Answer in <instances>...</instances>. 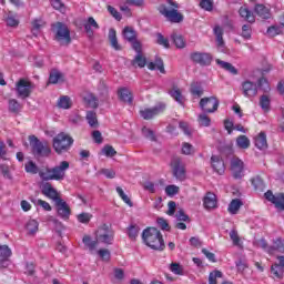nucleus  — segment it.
<instances>
[{
  "label": "nucleus",
  "mask_w": 284,
  "mask_h": 284,
  "mask_svg": "<svg viewBox=\"0 0 284 284\" xmlns=\"http://www.w3.org/2000/svg\"><path fill=\"white\" fill-rule=\"evenodd\" d=\"M144 244L155 252H163L165 250V241L163 234L156 227H148L142 233Z\"/></svg>",
  "instance_id": "1"
},
{
  "label": "nucleus",
  "mask_w": 284,
  "mask_h": 284,
  "mask_svg": "<svg viewBox=\"0 0 284 284\" xmlns=\"http://www.w3.org/2000/svg\"><path fill=\"white\" fill-rule=\"evenodd\" d=\"M168 6L161 4L159 7V12L171 23H181L183 21V14L179 12V4L173 0H166Z\"/></svg>",
  "instance_id": "2"
},
{
  "label": "nucleus",
  "mask_w": 284,
  "mask_h": 284,
  "mask_svg": "<svg viewBox=\"0 0 284 284\" xmlns=\"http://www.w3.org/2000/svg\"><path fill=\"white\" fill-rule=\"evenodd\" d=\"M29 143L32 150V153L37 156H50L52 149L48 145V142H41L37 136L30 135Z\"/></svg>",
  "instance_id": "3"
},
{
  "label": "nucleus",
  "mask_w": 284,
  "mask_h": 284,
  "mask_svg": "<svg viewBox=\"0 0 284 284\" xmlns=\"http://www.w3.org/2000/svg\"><path fill=\"white\" fill-rule=\"evenodd\" d=\"M95 239L98 240V243L112 245L114 243V230L108 224H103L95 231Z\"/></svg>",
  "instance_id": "4"
},
{
  "label": "nucleus",
  "mask_w": 284,
  "mask_h": 284,
  "mask_svg": "<svg viewBox=\"0 0 284 284\" xmlns=\"http://www.w3.org/2000/svg\"><path fill=\"white\" fill-rule=\"evenodd\" d=\"M74 143V140L70 138L67 133H59L55 138H53V149L58 154L61 152H67L70 150V145Z\"/></svg>",
  "instance_id": "5"
},
{
  "label": "nucleus",
  "mask_w": 284,
  "mask_h": 284,
  "mask_svg": "<svg viewBox=\"0 0 284 284\" xmlns=\"http://www.w3.org/2000/svg\"><path fill=\"white\" fill-rule=\"evenodd\" d=\"M53 28L55 30V41H58L60 45L70 44L72 38H70V29H68V26L62 22H57Z\"/></svg>",
  "instance_id": "6"
},
{
  "label": "nucleus",
  "mask_w": 284,
  "mask_h": 284,
  "mask_svg": "<svg viewBox=\"0 0 284 284\" xmlns=\"http://www.w3.org/2000/svg\"><path fill=\"white\" fill-rule=\"evenodd\" d=\"M219 99H216L215 97L203 98L200 101V108L201 110H203V112L212 114L219 110Z\"/></svg>",
  "instance_id": "7"
},
{
  "label": "nucleus",
  "mask_w": 284,
  "mask_h": 284,
  "mask_svg": "<svg viewBox=\"0 0 284 284\" xmlns=\"http://www.w3.org/2000/svg\"><path fill=\"white\" fill-rule=\"evenodd\" d=\"M16 90L18 97H20L21 99H28V97L32 94V82L26 79H20L17 82Z\"/></svg>",
  "instance_id": "8"
},
{
  "label": "nucleus",
  "mask_w": 284,
  "mask_h": 284,
  "mask_svg": "<svg viewBox=\"0 0 284 284\" xmlns=\"http://www.w3.org/2000/svg\"><path fill=\"white\" fill-rule=\"evenodd\" d=\"M171 166L173 169V175L178 181H185V164L180 160V158H174L171 162Z\"/></svg>",
  "instance_id": "9"
},
{
  "label": "nucleus",
  "mask_w": 284,
  "mask_h": 284,
  "mask_svg": "<svg viewBox=\"0 0 284 284\" xmlns=\"http://www.w3.org/2000/svg\"><path fill=\"white\" fill-rule=\"evenodd\" d=\"M70 169L68 161H62L59 165L52 168L53 181H63L65 179V171Z\"/></svg>",
  "instance_id": "10"
},
{
  "label": "nucleus",
  "mask_w": 284,
  "mask_h": 284,
  "mask_svg": "<svg viewBox=\"0 0 284 284\" xmlns=\"http://www.w3.org/2000/svg\"><path fill=\"white\" fill-rule=\"evenodd\" d=\"M163 110H165V105L163 104L155 105L151 109H142L140 110V116H142V119H145V121H150V119H154V116L161 114Z\"/></svg>",
  "instance_id": "11"
},
{
  "label": "nucleus",
  "mask_w": 284,
  "mask_h": 284,
  "mask_svg": "<svg viewBox=\"0 0 284 284\" xmlns=\"http://www.w3.org/2000/svg\"><path fill=\"white\" fill-rule=\"evenodd\" d=\"M244 168H245V165L241 159L234 158L231 161V171H232V175L235 179H243V176H245Z\"/></svg>",
  "instance_id": "12"
},
{
  "label": "nucleus",
  "mask_w": 284,
  "mask_h": 284,
  "mask_svg": "<svg viewBox=\"0 0 284 284\" xmlns=\"http://www.w3.org/2000/svg\"><path fill=\"white\" fill-rule=\"evenodd\" d=\"M242 92L244 97L253 99V97H256V94H258V85L256 84V82L246 80L242 83Z\"/></svg>",
  "instance_id": "13"
},
{
  "label": "nucleus",
  "mask_w": 284,
  "mask_h": 284,
  "mask_svg": "<svg viewBox=\"0 0 284 284\" xmlns=\"http://www.w3.org/2000/svg\"><path fill=\"white\" fill-rule=\"evenodd\" d=\"M190 58L193 63H197L199 65H210L212 63V55L210 53L193 52Z\"/></svg>",
  "instance_id": "14"
},
{
  "label": "nucleus",
  "mask_w": 284,
  "mask_h": 284,
  "mask_svg": "<svg viewBox=\"0 0 284 284\" xmlns=\"http://www.w3.org/2000/svg\"><path fill=\"white\" fill-rule=\"evenodd\" d=\"M266 201H270L271 203H273V205H275L276 210H284V194H277L274 195V193H272V191H267L264 194Z\"/></svg>",
  "instance_id": "15"
},
{
  "label": "nucleus",
  "mask_w": 284,
  "mask_h": 284,
  "mask_svg": "<svg viewBox=\"0 0 284 284\" xmlns=\"http://www.w3.org/2000/svg\"><path fill=\"white\" fill-rule=\"evenodd\" d=\"M42 194L44 196H47L48 199H51V201H54V203H57L58 201L61 200V197H59V192H57L53 187L52 184L50 183H44L42 184Z\"/></svg>",
  "instance_id": "16"
},
{
  "label": "nucleus",
  "mask_w": 284,
  "mask_h": 284,
  "mask_svg": "<svg viewBox=\"0 0 284 284\" xmlns=\"http://www.w3.org/2000/svg\"><path fill=\"white\" fill-rule=\"evenodd\" d=\"M169 94L174 99V101H176V103H180V105L185 103V97H183V91L179 88V85L173 84L169 90Z\"/></svg>",
  "instance_id": "17"
},
{
  "label": "nucleus",
  "mask_w": 284,
  "mask_h": 284,
  "mask_svg": "<svg viewBox=\"0 0 284 284\" xmlns=\"http://www.w3.org/2000/svg\"><path fill=\"white\" fill-rule=\"evenodd\" d=\"M277 263L273 264L271 271L276 278H283L284 274V256H277Z\"/></svg>",
  "instance_id": "18"
},
{
  "label": "nucleus",
  "mask_w": 284,
  "mask_h": 284,
  "mask_svg": "<svg viewBox=\"0 0 284 284\" xmlns=\"http://www.w3.org/2000/svg\"><path fill=\"white\" fill-rule=\"evenodd\" d=\"M254 12L260 17V19H272V11L264 4H255Z\"/></svg>",
  "instance_id": "19"
},
{
  "label": "nucleus",
  "mask_w": 284,
  "mask_h": 284,
  "mask_svg": "<svg viewBox=\"0 0 284 284\" xmlns=\"http://www.w3.org/2000/svg\"><path fill=\"white\" fill-rule=\"evenodd\" d=\"M55 205L58 207V214L61 216V219H68L70 216V206L68 203H65V201L60 199L55 202Z\"/></svg>",
  "instance_id": "20"
},
{
  "label": "nucleus",
  "mask_w": 284,
  "mask_h": 284,
  "mask_svg": "<svg viewBox=\"0 0 284 284\" xmlns=\"http://www.w3.org/2000/svg\"><path fill=\"white\" fill-rule=\"evenodd\" d=\"M84 30L88 37H94V30H99V23L92 17L88 18L87 22L84 23Z\"/></svg>",
  "instance_id": "21"
},
{
  "label": "nucleus",
  "mask_w": 284,
  "mask_h": 284,
  "mask_svg": "<svg viewBox=\"0 0 284 284\" xmlns=\"http://www.w3.org/2000/svg\"><path fill=\"white\" fill-rule=\"evenodd\" d=\"M118 97L120 101H123V103L132 104V101H134V98L132 97V91L128 88H122L118 91Z\"/></svg>",
  "instance_id": "22"
},
{
  "label": "nucleus",
  "mask_w": 284,
  "mask_h": 284,
  "mask_svg": "<svg viewBox=\"0 0 284 284\" xmlns=\"http://www.w3.org/2000/svg\"><path fill=\"white\" fill-rule=\"evenodd\" d=\"M239 14L243 20L247 21V23H254L256 21V17L247 7H241Z\"/></svg>",
  "instance_id": "23"
},
{
  "label": "nucleus",
  "mask_w": 284,
  "mask_h": 284,
  "mask_svg": "<svg viewBox=\"0 0 284 284\" xmlns=\"http://www.w3.org/2000/svg\"><path fill=\"white\" fill-rule=\"evenodd\" d=\"M205 210H214L216 207V195L214 193H206L203 199Z\"/></svg>",
  "instance_id": "24"
},
{
  "label": "nucleus",
  "mask_w": 284,
  "mask_h": 284,
  "mask_svg": "<svg viewBox=\"0 0 284 284\" xmlns=\"http://www.w3.org/2000/svg\"><path fill=\"white\" fill-rule=\"evenodd\" d=\"M254 143L257 150H267V135H265V132H260V134L255 136Z\"/></svg>",
  "instance_id": "25"
},
{
  "label": "nucleus",
  "mask_w": 284,
  "mask_h": 284,
  "mask_svg": "<svg viewBox=\"0 0 284 284\" xmlns=\"http://www.w3.org/2000/svg\"><path fill=\"white\" fill-rule=\"evenodd\" d=\"M211 163L213 170H215L217 174H223V172H225V164L223 163V160H221V158L213 155L211 158Z\"/></svg>",
  "instance_id": "26"
},
{
  "label": "nucleus",
  "mask_w": 284,
  "mask_h": 284,
  "mask_svg": "<svg viewBox=\"0 0 284 284\" xmlns=\"http://www.w3.org/2000/svg\"><path fill=\"white\" fill-rule=\"evenodd\" d=\"M215 62L217 63V65H220V68H222V70L230 72V74H239V70H236L235 67L232 65V63L222 61L221 59H216Z\"/></svg>",
  "instance_id": "27"
},
{
  "label": "nucleus",
  "mask_w": 284,
  "mask_h": 284,
  "mask_svg": "<svg viewBox=\"0 0 284 284\" xmlns=\"http://www.w3.org/2000/svg\"><path fill=\"white\" fill-rule=\"evenodd\" d=\"M242 205H243V201H241V199H234L229 204L227 212L230 214H239V211L241 210Z\"/></svg>",
  "instance_id": "28"
},
{
  "label": "nucleus",
  "mask_w": 284,
  "mask_h": 284,
  "mask_svg": "<svg viewBox=\"0 0 284 284\" xmlns=\"http://www.w3.org/2000/svg\"><path fill=\"white\" fill-rule=\"evenodd\" d=\"M83 101L89 108H99V100L92 93H84Z\"/></svg>",
  "instance_id": "29"
},
{
  "label": "nucleus",
  "mask_w": 284,
  "mask_h": 284,
  "mask_svg": "<svg viewBox=\"0 0 284 284\" xmlns=\"http://www.w3.org/2000/svg\"><path fill=\"white\" fill-rule=\"evenodd\" d=\"M82 243L88 247V250H90V252H94V250H97V245H99L98 240H92L90 235H84Z\"/></svg>",
  "instance_id": "30"
},
{
  "label": "nucleus",
  "mask_w": 284,
  "mask_h": 284,
  "mask_svg": "<svg viewBox=\"0 0 284 284\" xmlns=\"http://www.w3.org/2000/svg\"><path fill=\"white\" fill-rule=\"evenodd\" d=\"M58 106L62 110H70L72 108V99L68 95H62L58 100Z\"/></svg>",
  "instance_id": "31"
},
{
  "label": "nucleus",
  "mask_w": 284,
  "mask_h": 284,
  "mask_svg": "<svg viewBox=\"0 0 284 284\" xmlns=\"http://www.w3.org/2000/svg\"><path fill=\"white\" fill-rule=\"evenodd\" d=\"M148 68L150 70H159L161 74H165V67L163 64V60H161L160 58L155 59V62H150L148 64Z\"/></svg>",
  "instance_id": "32"
},
{
  "label": "nucleus",
  "mask_w": 284,
  "mask_h": 284,
  "mask_svg": "<svg viewBox=\"0 0 284 284\" xmlns=\"http://www.w3.org/2000/svg\"><path fill=\"white\" fill-rule=\"evenodd\" d=\"M109 41L114 50H121V44H119V40L116 39V30H109Z\"/></svg>",
  "instance_id": "33"
},
{
  "label": "nucleus",
  "mask_w": 284,
  "mask_h": 284,
  "mask_svg": "<svg viewBox=\"0 0 284 284\" xmlns=\"http://www.w3.org/2000/svg\"><path fill=\"white\" fill-rule=\"evenodd\" d=\"M213 32L216 37L217 48H223L225 45V41H223V28L215 26Z\"/></svg>",
  "instance_id": "34"
},
{
  "label": "nucleus",
  "mask_w": 284,
  "mask_h": 284,
  "mask_svg": "<svg viewBox=\"0 0 284 284\" xmlns=\"http://www.w3.org/2000/svg\"><path fill=\"white\" fill-rule=\"evenodd\" d=\"M256 247H260L267 254H274V248L272 246H268L267 241L265 239H261L255 242Z\"/></svg>",
  "instance_id": "35"
},
{
  "label": "nucleus",
  "mask_w": 284,
  "mask_h": 284,
  "mask_svg": "<svg viewBox=\"0 0 284 284\" xmlns=\"http://www.w3.org/2000/svg\"><path fill=\"white\" fill-rule=\"evenodd\" d=\"M28 234H37L39 232V222L37 220H29L26 224Z\"/></svg>",
  "instance_id": "36"
},
{
  "label": "nucleus",
  "mask_w": 284,
  "mask_h": 284,
  "mask_svg": "<svg viewBox=\"0 0 284 284\" xmlns=\"http://www.w3.org/2000/svg\"><path fill=\"white\" fill-rule=\"evenodd\" d=\"M236 145L241 150H247L250 148V138L246 135H240L236 139Z\"/></svg>",
  "instance_id": "37"
},
{
  "label": "nucleus",
  "mask_w": 284,
  "mask_h": 284,
  "mask_svg": "<svg viewBox=\"0 0 284 284\" xmlns=\"http://www.w3.org/2000/svg\"><path fill=\"white\" fill-rule=\"evenodd\" d=\"M4 19L7 26H9L10 28H17V26H19V18H17V14L12 12L7 13V17Z\"/></svg>",
  "instance_id": "38"
},
{
  "label": "nucleus",
  "mask_w": 284,
  "mask_h": 284,
  "mask_svg": "<svg viewBox=\"0 0 284 284\" xmlns=\"http://www.w3.org/2000/svg\"><path fill=\"white\" fill-rule=\"evenodd\" d=\"M148 60L143 57V53H136L132 61V65H138V68H145Z\"/></svg>",
  "instance_id": "39"
},
{
  "label": "nucleus",
  "mask_w": 284,
  "mask_h": 284,
  "mask_svg": "<svg viewBox=\"0 0 284 284\" xmlns=\"http://www.w3.org/2000/svg\"><path fill=\"white\" fill-rule=\"evenodd\" d=\"M273 254L274 252H281L284 254V239L277 237L276 240L273 241Z\"/></svg>",
  "instance_id": "40"
},
{
  "label": "nucleus",
  "mask_w": 284,
  "mask_h": 284,
  "mask_svg": "<svg viewBox=\"0 0 284 284\" xmlns=\"http://www.w3.org/2000/svg\"><path fill=\"white\" fill-rule=\"evenodd\" d=\"M59 81L64 82L65 78L63 74H61V72L59 71H53L51 72L50 77H49V83H59Z\"/></svg>",
  "instance_id": "41"
},
{
  "label": "nucleus",
  "mask_w": 284,
  "mask_h": 284,
  "mask_svg": "<svg viewBox=\"0 0 284 284\" xmlns=\"http://www.w3.org/2000/svg\"><path fill=\"white\" fill-rule=\"evenodd\" d=\"M45 27V21H43V19H36L32 22V33L37 37V34H39V30H41V28Z\"/></svg>",
  "instance_id": "42"
},
{
  "label": "nucleus",
  "mask_w": 284,
  "mask_h": 284,
  "mask_svg": "<svg viewBox=\"0 0 284 284\" xmlns=\"http://www.w3.org/2000/svg\"><path fill=\"white\" fill-rule=\"evenodd\" d=\"M9 112L19 114V112H21V103L14 99L9 100Z\"/></svg>",
  "instance_id": "43"
},
{
  "label": "nucleus",
  "mask_w": 284,
  "mask_h": 284,
  "mask_svg": "<svg viewBox=\"0 0 284 284\" xmlns=\"http://www.w3.org/2000/svg\"><path fill=\"white\" fill-rule=\"evenodd\" d=\"M123 37L126 39V41H134L136 39V32L134 29L126 27L123 30Z\"/></svg>",
  "instance_id": "44"
},
{
  "label": "nucleus",
  "mask_w": 284,
  "mask_h": 284,
  "mask_svg": "<svg viewBox=\"0 0 284 284\" xmlns=\"http://www.w3.org/2000/svg\"><path fill=\"white\" fill-rule=\"evenodd\" d=\"M39 176L42 179V181H53L52 169H43L39 171Z\"/></svg>",
  "instance_id": "45"
},
{
  "label": "nucleus",
  "mask_w": 284,
  "mask_h": 284,
  "mask_svg": "<svg viewBox=\"0 0 284 284\" xmlns=\"http://www.w3.org/2000/svg\"><path fill=\"white\" fill-rule=\"evenodd\" d=\"M0 256L7 261H10V256H12V250H10L9 245H0Z\"/></svg>",
  "instance_id": "46"
},
{
  "label": "nucleus",
  "mask_w": 284,
  "mask_h": 284,
  "mask_svg": "<svg viewBox=\"0 0 284 284\" xmlns=\"http://www.w3.org/2000/svg\"><path fill=\"white\" fill-rule=\"evenodd\" d=\"M24 170L28 174H39V166H37L36 163H33L32 161H29L26 165H24Z\"/></svg>",
  "instance_id": "47"
},
{
  "label": "nucleus",
  "mask_w": 284,
  "mask_h": 284,
  "mask_svg": "<svg viewBox=\"0 0 284 284\" xmlns=\"http://www.w3.org/2000/svg\"><path fill=\"white\" fill-rule=\"evenodd\" d=\"M87 121L91 128H94L99 121L97 120V113L93 111L87 112Z\"/></svg>",
  "instance_id": "48"
},
{
  "label": "nucleus",
  "mask_w": 284,
  "mask_h": 284,
  "mask_svg": "<svg viewBox=\"0 0 284 284\" xmlns=\"http://www.w3.org/2000/svg\"><path fill=\"white\" fill-rule=\"evenodd\" d=\"M229 236L233 245L241 247V237L239 236V232H236V230H231V232L229 233Z\"/></svg>",
  "instance_id": "49"
},
{
  "label": "nucleus",
  "mask_w": 284,
  "mask_h": 284,
  "mask_svg": "<svg viewBox=\"0 0 284 284\" xmlns=\"http://www.w3.org/2000/svg\"><path fill=\"white\" fill-rule=\"evenodd\" d=\"M77 219L79 223H83L84 225H88L90 221H92V214L91 213H80L77 215Z\"/></svg>",
  "instance_id": "50"
},
{
  "label": "nucleus",
  "mask_w": 284,
  "mask_h": 284,
  "mask_svg": "<svg viewBox=\"0 0 284 284\" xmlns=\"http://www.w3.org/2000/svg\"><path fill=\"white\" fill-rule=\"evenodd\" d=\"M173 42L175 43L176 48L183 49L185 48V40L183 39V36H179L174 33L172 36Z\"/></svg>",
  "instance_id": "51"
},
{
  "label": "nucleus",
  "mask_w": 284,
  "mask_h": 284,
  "mask_svg": "<svg viewBox=\"0 0 284 284\" xmlns=\"http://www.w3.org/2000/svg\"><path fill=\"white\" fill-rule=\"evenodd\" d=\"M200 6L206 12H212L214 9V1L213 0H201Z\"/></svg>",
  "instance_id": "52"
},
{
  "label": "nucleus",
  "mask_w": 284,
  "mask_h": 284,
  "mask_svg": "<svg viewBox=\"0 0 284 284\" xmlns=\"http://www.w3.org/2000/svg\"><path fill=\"white\" fill-rule=\"evenodd\" d=\"M170 270L173 274H176L178 276H183V266L179 263H171Z\"/></svg>",
  "instance_id": "53"
},
{
  "label": "nucleus",
  "mask_w": 284,
  "mask_h": 284,
  "mask_svg": "<svg viewBox=\"0 0 284 284\" xmlns=\"http://www.w3.org/2000/svg\"><path fill=\"white\" fill-rule=\"evenodd\" d=\"M128 236L131 239V241H135L136 236H139V226L131 225L129 226Z\"/></svg>",
  "instance_id": "54"
},
{
  "label": "nucleus",
  "mask_w": 284,
  "mask_h": 284,
  "mask_svg": "<svg viewBox=\"0 0 284 284\" xmlns=\"http://www.w3.org/2000/svg\"><path fill=\"white\" fill-rule=\"evenodd\" d=\"M241 37H243V39H252V26H250V24H244V26L242 27Z\"/></svg>",
  "instance_id": "55"
},
{
  "label": "nucleus",
  "mask_w": 284,
  "mask_h": 284,
  "mask_svg": "<svg viewBox=\"0 0 284 284\" xmlns=\"http://www.w3.org/2000/svg\"><path fill=\"white\" fill-rule=\"evenodd\" d=\"M223 273L221 271H214L209 275V284H216V278H222Z\"/></svg>",
  "instance_id": "56"
},
{
  "label": "nucleus",
  "mask_w": 284,
  "mask_h": 284,
  "mask_svg": "<svg viewBox=\"0 0 284 284\" xmlns=\"http://www.w3.org/2000/svg\"><path fill=\"white\" fill-rule=\"evenodd\" d=\"M182 154L190 156V154H194V146L187 142L182 144Z\"/></svg>",
  "instance_id": "57"
},
{
  "label": "nucleus",
  "mask_w": 284,
  "mask_h": 284,
  "mask_svg": "<svg viewBox=\"0 0 284 284\" xmlns=\"http://www.w3.org/2000/svg\"><path fill=\"white\" fill-rule=\"evenodd\" d=\"M179 191H180L179 186H176V185H174V184L168 185V186L165 187V194H166V196H175V194H179Z\"/></svg>",
  "instance_id": "58"
},
{
  "label": "nucleus",
  "mask_w": 284,
  "mask_h": 284,
  "mask_svg": "<svg viewBox=\"0 0 284 284\" xmlns=\"http://www.w3.org/2000/svg\"><path fill=\"white\" fill-rule=\"evenodd\" d=\"M260 105H261L262 110L267 112V110H270V97L262 95L260 99Z\"/></svg>",
  "instance_id": "59"
},
{
  "label": "nucleus",
  "mask_w": 284,
  "mask_h": 284,
  "mask_svg": "<svg viewBox=\"0 0 284 284\" xmlns=\"http://www.w3.org/2000/svg\"><path fill=\"white\" fill-rule=\"evenodd\" d=\"M199 123H200V125H203L204 128H210V123H212V120H210V116H207L206 114H200Z\"/></svg>",
  "instance_id": "60"
},
{
  "label": "nucleus",
  "mask_w": 284,
  "mask_h": 284,
  "mask_svg": "<svg viewBox=\"0 0 284 284\" xmlns=\"http://www.w3.org/2000/svg\"><path fill=\"white\" fill-rule=\"evenodd\" d=\"M251 183L255 190H263V187H264L263 179H261V176L253 178L251 180Z\"/></svg>",
  "instance_id": "61"
},
{
  "label": "nucleus",
  "mask_w": 284,
  "mask_h": 284,
  "mask_svg": "<svg viewBox=\"0 0 284 284\" xmlns=\"http://www.w3.org/2000/svg\"><path fill=\"white\" fill-rule=\"evenodd\" d=\"M143 189L146 190V192H150L151 194H155L156 184H154V182L148 181L143 183Z\"/></svg>",
  "instance_id": "62"
},
{
  "label": "nucleus",
  "mask_w": 284,
  "mask_h": 284,
  "mask_svg": "<svg viewBox=\"0 0 284 284\" xmlns=\"http://www.w3.org/2000/svg\"><path fill=\"white\" fill-rule=\"evenodd\" d=\"M156 39L159 45H163V48H170V41L165 37H163V34L158 33Z\"/></svg>",
  "instance_id": "63"
},
{
  "label": "nucleus",
  "mask_w": 284,
  "mask_h": 284,
  "mask_svg": "<svg viewBox=\"0 0 284 284\" xmlns=\"http://www.w3.org/2000/svg\"><path fill=\"white\" fill-rule=\"evenodd\" d=\"M191 94L194 97H203V89L199 84H192Z\"/></svg>",
  "instance_id": "64"
}]
</instances>
